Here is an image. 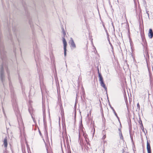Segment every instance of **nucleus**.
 <instances>
[{"mask_svg":"<svg viewBox=\"0 0 153 153\" xmlns=\"http://www.w3.org/2000/svg\"><path fill=\"white\" fill-rule=\"evenodd\" d=\"M10 125V124L9 123H8Z\"/></svg>","mask_w":153,"mask_h":153,"instance_id":"40","label":"nucleus"},{"mask_svg":"<svg viewBox=\"0 0 153 153\" xmlns=\"http://www.w3.org/2000/svg\"><path fill=\"white\" fill-rule=\"evenodd\" d=\"M45 136L46 137V139L47 140L48 139V133H46L45 134Z\"/></svg>","mask_w":153,"mask_h":153,"instance_id":"22","label":"nucleus"},{"mask_svg":"<svg viewBox=\"0 0 153 153\" xmlns=\"http://www.w3.org/2000/svg\"><path fill=\"white\" fill-rule=\"evenodd\" d=\"M106 34H107V37H109V35L108 33H107Z\"/></svg>","mask_w":153,"mask_h":153,"instance_id":"28","label":"nucleus"},{"mask_svg":"<svg viewBox=\"0 0 153 153\" xmlns=\"http://www.w3.org/2000/svg\"><path fill=\"white\" fill-rule=\"evenodd\" d=\"M55 78L56 83H57V82L58 83V81L56 75L55 76Z\"/></svg>","mask_w":153,"mask_h":153,"instance_id":"17","label":"nucleus"},{"mask_svg":"<svg viewBox=\"0 0 153 153\" xmlns=\"http://www.w3.org/2000/svg\"><path fill=\"white\" fill-rule=\"evenodd\" d=\"M71 48H76V45L74 42V41L72 38H71Z\"/></svg>","mask_w":153,"mask_h":153,"instance_id":"7","label":"nucleus"},{"mask_svg":"<svg viewBox=\"0 0 153 153\" xmlns=\"http://www.w3.org/2000/svg\"><path fill=\"white\" fill-rule=\"evenodd\" d=\"M109 105H110V108H111L112 109L113 111V112H114V114L115 115H116V112L114 109V108H113V107H112L111 105H110V104H109Z\"/></svg>","mask_w":153,"mask_h":153,"instance_id":"14","label":"nucleus"},{"mask_svg":"<svg viewBox=\"0 0 153 153\" xmlns=\"http://www.w3.org/2000/svg\"><path fill=\"white\" fill-rule=\"evenodd\" d=\"M62 32L63 35V36H64V37H65V36L66 35V33L63 27L62 28Z\"/></svg>","mask_w":153,"mask_h":153,"instance_id":"13","label":"nucleus"},{"mask_svg":"<svg viewBox=\"0 0 153 153\" xmlns=\"http://www.w3.org/2000/svg\"><path fill=\"white\" fill-rule=\"evenodd\" d=\"M116 116V117L118 119V120L119 121L120 120H119V118L118 117V116H117V114H116V115H115Z\"/></svg>","mask_w":153,"mask_h":153,"instance_id":"24","label":"nucleus"},{"mask_svg":"<svg viewBox=\"0 0 153 153\" xmlns=\"http://www.w3.org/2000/svg\"><path fill=\"white\" fill-rule=\"evenodd\" d=\"M119 134L120 139H121L123 140V138L121 131H120L119 132Z\"/></svg>","mask_w":153,"mask_h":153,"instance_id":"12","label":"nucleus"},{"mask_svg":"<svg viewBox=\"0 0 153 153\" xmlns=\"http://www.w3.org/2000/svg\"><path fill=\"white\" fill-rule=\"evenodd\" d=\"M119 132L120 131H121V129H120V128H119Z\"/></svg>","mask_w":153,"mask_h":153,"instance_id":"33","label":"nucleus"},{"mask_svg":"<svg viewBox=\"0 0 153 153\" xmlns=\"http://www.w3.org/2000/svg\"><path fill=\"white\" fill-rule=\"evenodd\" d=\"M103 27H104V29H105V28H106L105 27V26L104 25H103Z\"/></svg>","mask_w":153,"mask_h":153,"instance_id":"32","label":"nucleus"},{"mask_svg":"<svg viewBox=\"0 0 153 153\" xmlns=\"http://www.w3.org/2000/svg\"><path fill=\"white\" fill-rule=\"evenodd\" d=\"M33 49L34 52V56L35 61L36 63L37 67L39 66V63L40 57L39 52L38 49L37 45L35 42H33Z\"/></svg>","mask_w":153,"mask_h":153,"instance_id":"3","label":"nucleus"},{"mask_svg":"<svg viewBox=\"0 0 153 153\" xmlns=\"http://www.w3.org/2000/svg\"><path fill=\"white\" fill-rule=\"evenodd\" d=\"M43 117L44 120L45 117V105H44L43 104Z\"/></svg>","mask_w":153,"mask_h":153,"instance_id":"11","label":"nucleus"},{"mask_svg":"<svg viewBox=\"0 0 153 153\" xmlns=\"http://www.w3.org/2000/svg\"><path fill=\"white\" fill-rule=\"evenodd\" d=\"M6 52L4 50V48L2 43L0 42V54L1 59L2 60V66L1 68V79L3 82L4 80V74L3 68H4L8 74V79L10 80L9 72L8 71L7 65V59L6 54Z\"/></svg>","mask_w":153,"mask_h":153,"instance_id":"1","label":"nucleus"},{"mask_svg":"<svg viewBox=\"0 0 153 153\" xmlns=\"http://www.w3.org/2000/svg\"><path fill=\"white\" fill-rule=\"evenodd\" d=\"M12 101L13 107L14 110L16 111V115L17 118V120L19 125V129L24 128V126L21 115L18 111V106L16 100V97L14 95H12Z\"/></svg>","mask_w":153,"mask_h":153,"instance_id":"2","label":"nucleus"},{"mask_svg":"<svg viewBox=\"0 0 153 153\" xmlns=\"http://www.w3.org/2000/svg\"><path fill=\"white\" fill-rule=\"evenodd\" d=\"M9 85H10V86H11V83H10V82H9Z\"/></svg>","mask_w":153,"mask_h":153,"instance_id":"36","label":"nucleus"},{"mask_svg":"<svg viewBox=\"0 0 153 153\" xmlns=\"http://www.w3.org/2000/svg\"><path fill=\"white\" fill-rule=\"evenodd\" d=\"M108 40V41L109 42H110L109 37H107Z\"/></svg>","mask_w":153,"mask_h":153,"instance_id":"26","label":"nucleus"},{"mask_svg":"<svg viewBox=\"0 0 153 153\" xmlns=\"http://www.w3.org/2000/svg\"><path fill=\"white\" fill-rule=\"evenodd\" d=\"M109 44L110 45V46L111 48V49H112V50H111V51L112 52V53L114 54V49H113V46H112L111 43L110 42H109Z\"/></svg>","mask_w":153,"mask_h":153,"instance_id":"15","label":"nucleus"},{"mask_svg":"<svg viewBox=\"0 0 153 153\" xmlns=\"http://www.w3.org/2000/svg\"><path fill=\"white\" fill-rule=\"evenodd\" d=\"M6 128H7V131H8V128H7V127H6Z\"/></svg>","mask_w":153,"mask_h":153,"instance_id":"37","label":"nucleus"},{"mask_svg":"<svg viewBox=\"0 0 153 153\" xmlns=\"http://www.w3.org/2000/svg\"><path fill=\"white\" fill-rule=\"evenodd\" d=\"M105 138V135L103 137V138L104 139Z\"/></svg>","mask_w":153,"mask_h":153,"instance_id":"29","label":"nucleus"},{"mask_svg":"<svg viewBox=\"0 0 153 153\" xmlns=\"http://www.w3.org/2000/svg\"><path fill=\"white\" fill-rule=\"evenodd\" d=\"M147 149L148 153H151V146L150 143L148 142V141H147Z\"/></svg>","mask_w":153,"mask_h":153,"instance_id":"8","label":"nucleus"},{"mask_svg":"<svg viewBox=\"0 0 153 153\" xmlns=\"http://www.w3.org/2000/svg\"><path fill=\"white\" fill-rule=\"evenodd\" d=\"M146 13L147 14L148 16V17L149 18V11L148 10H147L146 8Z\"/></svg>","mask_w":153,"mask_h":153,"instance_id":"18","label":"nucleus"},{"mask_svg":"<svg viewBox=\"0 0 153 153\" xmlns=\"http://www.w3.org/2000/svg\"><path fill=\"white\" fill-rule=\"evenodd\" d=\"M62 41L63 42V43L64 44V48H66V46L67 45V42L66 41L65 38V37L64 36H63L62 37Z\"/></svg>","mask_w":153,"mask_h":153,"instance_id":"10","label":"nucleus"},{"mask_svg":"<svg viewBox=\"0 0 153 153\" xmlns=\"http://www.w3.org/2000/svg\"><path fill=\"white\" fill-rule=\"evenodd\" d=\"M64 55L65 56L66 55V48H64Z\"/></svg>","mask_w":153,"mask_h":153,"instance_id":"16","label":"nucleus"},{"mask_svg":"<svg viewBox=\"0 0 153 153\" xmlns=\"http://www.w3.org/2000/svg\"><path fill=\"white\" fill-rule=\"evenodd\" d=\"M2 108H3V107H2ZM3 112H4V109H3Z\"/></svg>","mask_w":153,"mask_h":153,"instance_id":"38","label":"nucleus"},{"mask_svg":"<svg viewBox=\"0 0 153 153\" xmlns=\"http://www.w3.org/2000/svg\"><path fill=\"white\" fill-rule=\"evenodd\" d=\"M66 67H67V65H66Z\"/></svg>","mask_w":153,"mask_h":153,"instance_id":"39","label":"nucleus"},{"mask_svg":"<svg viewBox=\"0 0 153 153\" xmlns=\"http://www.w3.org/2000/svg\"><path fill=\"white\" fill-rule=\"evenodd\" d=\"M39 133L41 135V132L40 131H39Z\"/></svg>","mask_w":153,"mask_h":153,"instance_id":"34","label":"nucleus"},{"mask_svg":"<svg viewBox=\"0 0 153 153\" xmlns=\"http://www.w3.org/2000/svg\"><path fill=\"white\" fill-rule=\"evenodd\" d=\"M143 1L144 2V3H146V2L145 1V0H143Z\"/></svg>","mask_w":153,"mask_h":153,"instance_id":"35","label":"nucleus"},{"mask_svg":"<svg viewBox=\"0 0 153 153\" xmlns=\"http://www.w3.org/2000/svg\"><path fill=\"white\" fill-rule=\"evenodd\" d=\"M137 107L138 108L140 109V105H139V103H138L137 104Z\"/></svg>","mask_w":153,"mask_h":153,"instance_id":"20","label":"nucleus"},{"mask_svg":"<svg viewBox=\"0 0 153 153\" xmlns=\"http://www.w3.org/2000/svg\"><path fill=\"white\" fill-rule=\"evenodd\" d=\"M105 29V32L106 33H108V31H107V30H106V28H105V29Z\"/></svg>","mask_w":153,"mask_h":153,"instance_id":"25","label":"nucleus"},{"mask_svg":"<svg viewBox=\"0 0 153 153\" xmlns=\"http://www.w3.org/2000/svg\"><path fill=\"white\" fill-rule=\"evenodd\" d=\"M149 37V38L151 39L153 36V32L152 29H150L149 30L148 34Z\"/></svg>","mask_w":153,"mask_h":153,"instance_id":"9","label":"nucleus"},{"mask_svg":"<svg viewBox=\"0 0 153 153\" xmlns=\"http://www.w3.org/2000/svg\"><path fill=\"white\" fill-rule=\"evenodd\" d=\"M30 108H29L28 109V110H29V111L30 113H31V112H30Z\"/></svg>","mask_w":153,"mask_h":153,"instance_id":"30","label":"nucleus"},{"mask_svg":"<svg viewBox=\"0 0 153 153\" xmlns=\"http://www.w3.org/2000/svg\"><path fill=\"white\" fill-rule=\"evenodd\" d=\"M141 126H140V128L142 129H143V124L141 125Z\"/></svg>","mask_w":153,"mask_h":153,"instance_id":"21","label":"nucleus"},{"mask_svg":"<svg viewBox=\"0 0 153 153\" xmlns=\"http://www.w3.org/2000/svg\"><path fill=\"white\" fill-rule=\"evenodd\" d=\"M139 123L140 124V125H141V124H142V121L141 120V119L140 118L139 119Z\"/></svg>","mask_w":153,"mask_h":153,"instance_id":"19","label":"nucleus"},{"mask_svg":"<svg viewBox=\"0 0 153 153\" xmlns=\"http://www.w3.org/2000/svg\"><path fill=\"white\" fill-rule=\"evenodd\" d=\"M83 128L82 127H81L80 128V129L79 131V137H80V134H82L83 136L84 137V138H85V140L86 141H87L86 138H87V135L86 133L84 132Z\"/></svg>","mask_w":153,"mask_h":153,"instance_id":"5","label":"nucleus"},{"mask_svg":"<svg viewBox=\"0 0 153 153\" xmlns=\"http://www.w3.org/2000/svg\"><path fill=\"white\" fill-rule=\"evenodd\" d=\"M142 40L143 42H144V41H146V40L145 39H144V38H142Z\"/></svg>","mask_w":153,"mask_h":153,"instance_id":"27","label":"nucleus"},{"mask_svg":"<svg viewBox=\"0 0 153 153\" xmlns=\"http://www.w3.org/2000/svg\"><path fill=\"white\" fill-rule=\"evenodd\" d=\"M63 109L62 108V109H61V112H62V111L63 112Z\"/></svg>","mask_w":153,"mask_h":153,"instance_id":"31","label":"nucleus"},{"mask_svg":"<svg viewBox=\"0 0 153 153\" xmlns=\"http://www.w3.org/2000/svg\"><path fill=\"white\" fill-rule=\"evenodd\" d=\"M3 145L5 149H6L7 148V137L6 136L4 139L3 141Z\"/></svg>","mask_w":153,"mask_h":153,"instance_id":"6","label":"nucleus"},{"mask_svg":"<svg viewBox=\"0 0 153 153\" xmlns=\"http://www.w3.org/2000/svg\"><path fill=\"white\" fill-rule=\"evenodd\" d=\"M98 76L99 77V80L100 82V85L102 87H103L105 89V90L106 91V94H107V95L108 96V94H107V88L106 87L105 85L104 82L102 77V75H101V74H100V73L99 72V69L98 68ZM107 99H108V96H107Z\"/></svg>","mask_w":153,"mask_h":153,"instance_id":"4","label":"nucleus"},{"mask_svg":"<svg viewBox=\"0 0 153 153\" xmlns=\"http://www.w3.org/2000/svg\"><path fill=\"white\" fill-rule=\"evenodd\" d=\"M130 136L131 139L132 141H133V137L131 136V134H130Z\"/></svg>","mask_w":153,"mask_h":153,"instance_id":"23","label":"nucleus"}]
</instances>
